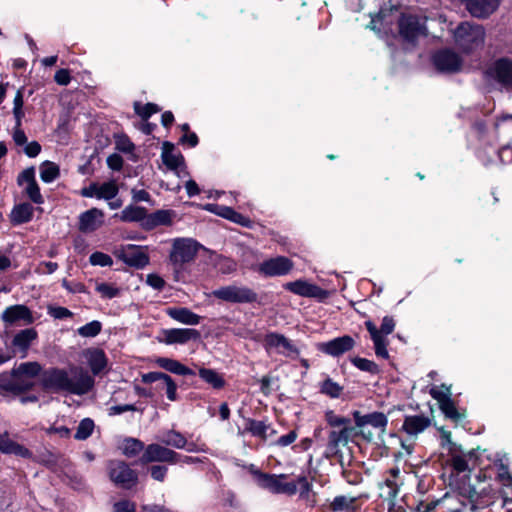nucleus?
<instances>
[{
    "instance_id": "obj_48",
    "label": "nucleus",
    "mask_w": 512,
    "mask_h": 512,
    "mask_svg": "<svg viewBox=\"0 0 512 512\" xmlns=\"http://www.w3.org/2000/svg\"><path fill=\"white\" fill-rule=\"evenodd\" d=\"M25 192L34 203L41 204L43 202V198L36 181L29 183L25 189Z\"/></svg>"
},
{
    "instance_id": "obj_41",
    "label": "nucleus",
    "mask_w": 512,
    "mask_h": 512,
    "mask_svg": "<svg viewBox=\"0 0 512 512\" xmlns=\"http://www.w3.org/2000/svg\"><path fill=\"white\" fill-rule=\"evenodd\" d=\"M93 429V420L90 418H85L79 423L74 437L77 440H86L92 434Z\"/></svg>"
},
{
    "instance_id": "obj_14",
    "label": "nucleus",
    "mask_w": 512,
    "mask_h": 512,
    "mask_svg": "<svg viewBox=\"0 0 512 512\" xmlns=\"http://www.w3.org/2000/svg\"><path fill=\"white\" fill-rule=\"evenodd\" d=\"M491 77L506 89H512V60L501 58L490 68Z\"/></svg>"
},
{
    "instance_id": "obj_63",
    "label": "nucleus",
    "mask_w": 512,
    "mask_h": 512,
    "mask_svg": "<svg viewBox=\"0 0 512 512\" xmlns=\"http://www.w3.org/2000/svg\"><path fill=\"white\" fill-rule=\"evenodd\" d=\"M12 137L17 146H23L27 144V137L21 127H14Z\"/></svg>"
},
{
    "instance_id": "obj_13",
    "label": "nucleus",
    "mask_w": 512,
    "mask_h": 512,
    "mask_svg": "<svg viewBox=\"0 0 512 512\" xmlns=\"http://www.w3.org/2000/svg\"><path fill=\"white\" fill-rule=\"evenodd\" d=\"M293 268V262L285 257L278 256L268 259L260 264L259 272L265 276H281L288 274Z\"/></svg>"
},
{
    "instance_id": "obj_59",
    "label": "nucleus",
    "mask_w": 512,
    "mask_h": 512,
    "mask_svg": "<svg viewBox=\"0 0 512 512\" xmlns=\"http://www.w3.org/2000/svg\"><path fill=\"white\" fill-rule=\"evenodd\" d=\"M397 492L396 484L391 480H386V487L382 488L381 496L393 499L397 495Z\"/></svg>"
},
{
    "instance_id": "obj_35",
    "label": "nucleus",
    "mask_w": 512,
    "mask_h": 512,
    "mask_svg": "<svg viewBox=\"0 0 512 512\" xmlns=\"http://www.w3.org/2000/svg\"><path fill=\"white\" fill-rule=\"evenodd\" d=\"M199 375L205 382L212 385L215 389H220L225 384L222 376L212 369L201 368L199 370Z\"/></svg>"
},
{
    "instance_id": "obj_44",
    "label": "nucleus",
    "mask_w": 512,
    "mask_h": 512,
    "mask_svg": "<svg viewBox=\"0 0 512 512\" xmlns=\"http://www.w3.org/2000/svg\"><path fill=\"white\" fill-rule=\"evenodd\" d=\"M354 366L372 375H376L379 372V368L376 363L361 357H354Z\"/></svg>"
},
{
    "instance_id": "obj_53",
    "label": "nucleus",
    "mask_w": 512,
    "mask_h": 512,
    "mask_svg": "<svg viewBox=\"0 0 512 512\" xmlns=\"http://www.w3.org/2000/svg\"><path fill=\"white\" fill-rule=\"evenodd\" d=\"M167 470V467L162 465H153L149 468L151 477L159 482L164 481L165 476L167 474Z\"/></svg>"
},
{
    "instance_id": "obj_31",
    "label": "nucleus",
    "mask_w": 512,
    "mask_h": 512,
    "mask_svg": "<svg viewBox=\"0 0 512 512\" xmlns=\"http://www.w3.org/2000/svg\"><path fill=\"white\" fill-rule=\"evenodd\" d=\"M147 217V210L143 207L139 206H127L124 210H122L120 219L123 222H141V226L143 227V223L145 222Z\"/></svg>"
},
{
    "instance_id": "obj_19",
    "label": "nucleus",
    "mask_w": 512,
    "mask_h": 512,
    "mask_svg": "<svg viewBox=\"0 0 512 512\" xmlns=\"http://www.w3.org/2000/svg\"><path fill=\"white\" fill-rule=\"evenodd\" d=\"M264 346L267 351L275 348L278 349V351L283 354H298V350L294 347L291 341L287 339L284 335L278 333L267 334L264 338Z\"/></svg>"
},
{
    "instance_id": "obj_2",
    "label": "nucleus",
    "mask_w": 512,
    "mask_h": 512,
    "mask_svg": "<svg viewBox=\"0 0 512 512\" xmlns=\"http://www.w3.org/2000/svg\"><path fill=\"white\" fill-rule=\"evenodd\" d=\"M326 420L333 428L329 435L328 449L343 468L344 476L348 477V468L352 465V448L348 445L352 437L350 419L329 411L326 413Z\"/></svg>"
},
{
    "instance_id": "obj_39",
    "label": "nucleus",
    "mask_w": 512,
    "mask_h": 512,
    "mask_svg": "<svg viewBox=\"0 0 512 512\" xmlns=\"http://www.w3.org/2000/svg\"><path fill=\"white\" fill-rule=\"evenodd\" d=\"M144 449V444L138 439L128 438L123 444V454L127 457H134Z\"/></svg>"
},
{
    "instance_id": "obj_51",
    "label": "nucleus",
    "mask_w": 512,
    "mask_h": 512,
    "mask_svg": "<svg viewBox=\"0 0 512 512\" xmlns=\"http://www.w3.org/2000/svg\"><path fill=\"white\" fill-rule=\"evenodd\" d=\"M451 464L457 473H462L468 470V462L464 456L453 455L451 459Z\"/></svg>"
},
{
    "instance_id": "obj_43",
    "label": "nucleus",
    "mask_w": 512,
    "mask_h": 512,
    "mask_svg": "<svg viewBox=\"0 0 512 512\" xmlns=\"http://www.w3.org/2000/svg\"><path fill=\"white\" fill-rule=\"evenodd\" d=\"M118 191L119 189L115 182L110 181L103 183L101 186L98 185V199H113L118 194Z\"/></svg>"
},
{
    "instance_id": "obj_8",
    "label": "nucleus",
    "mask_w": 512,
    "mask_h": 512,
    "mask_svg": "<svg viewBox=\"0 0 512 512\" xmlns=\"http://www.w3.org/2000/svg\"><path fill=\"white\" fill-rule=\"evenodd\" d=\"M33 386V380H30L23 375L16 374L15 368L11 371L10 374H0V390L2 392L19 395L31 390Z\"/></svg>"
},
{
    "instance_id": "obj_37",
    "label": "nucleus",
    "mask_w": 512,
    "mask_h": 512,
    "mask_svg": "<svg viewBox=\"0 0 512 512\" xmlns=\"http://www.w3.org/2000/svg\"><path fill=\"white\" fill-rule=\"evenodd\" d=\"M41 371V366L37 362H26L20 364L17 368H15V373L18 375H23L28 379L32 380L35 376H37Z\"/></svg>"
},
{
    "instance_id": "obj_29",
    "label": "nucleus",
    "mask_w": 512,
    "mask_h": 512,
    "mask_svg": "<svg viewBox=\"0 0 512 512\" xmlns=\"http://www.w3.org/2000/svg\"><path fill=\"white\" fill-rule=\"evenodd\" d=\"M167 313L174 320L187 325H197L201 320L199 315L193 313L187 308H169Z\"/></svg>"
},
{
    "instance_id": "obj_46",
    "label": "nucleus",
    "mask_w": 512,
    "mask_h": 512,
    "mask_svg": "<svg viewBox=\"0 0 512 512\" xmlns=\"http://www.w3.org/2000/svg\"><path fill=\"white\" fill-rule=\"evenodd\" d=\"M321 391L330 397H338L342 391V387L339 384L333 382L331 379H326L322 383Z\"/></svg>"
},
{
    "instance_id": "obj_15",
    "label": "nucleus",
    "mask_w": 512,
    "mask_h": 512,
    "mask_svg": "<svg viewBox=\"0 0 512 512\" xmlns=\"http://www.w3.org/2000/svg\"><path fill=\"white\" fill-rule=\"evenodd\" d=\"M435 67L446 73L457 72L461 67V59L455 52L451 50H441L433 57Z\"/></svg>"
},
{
    "instance_id": "obj_12",
    "label": "nucleus",
    "mask_w": 512,
    "mask_h": 512,
    "mask_svg": "<svg viewBox=\"0 0 512 512\" xmlns=\"http://www.w3.org/2000/svg\"><path fill=\"white\" fill-rule=\"evenodd\" d=\"M115 255L125 264L141 269L149 263L148 255L141 247L128 245L115 252Z\"/></svg>"
},
{
    "instance_id": "obj_56",
    "label": "nucleus",
    "mask_w": 512,
    "mask_h": 512,
    "mask_svg": "<svg viewBox=\"0 0 512 512\" xmlns=\"http://www.w3.org/2000/svg\"><path fill=\"white\" fill-rule=\"evenodd\" d=\"M350 502H352V499L348 500L345 496H338L333 500L330 507L333 511H342L349 507Z\"/></svg>"
},
{
    "instance_id": "obj_58",
    "label": "nucleus",
    "mask_w": 512,
    "mask_h": 512,
    "mask_svg": "<svg viewBox=\"0 0 512 512\" xmlns=\"http://www.w3.org/2000/svg\"><path fill=\"white\" fill-rule=\"evenodd\" d=\"M163 384L166 386V394H167V397L169 400L171 401H175L176 398H177V394H176V390H177V385L176 383L173 381V379L169 376L164 382Z\"/></svg>"
},
{
    "instance_id": "obj_28",
    "label": "nucleus",
    "mask_w": 512,
    "mask_h": 512,
    "mask_svg": "<svg viewBox=\"0 0 512 512\" xmlns=\"http://www.w3.org/2000/svg\"><path fill=\"white\" fill-rule=\"evenodd\" d=\"M431 395L434 399H437L440 403V409L445 414L446 417L458 421L461 419V414L457 411L454 403L451 401L449 397H446L441 392L436 391L435 389L431 390Z\"/></svg>"
},
{
    "instance_id": "obj_7",
    "label": "nucleus",
    "mask_w": 512,
    "mask_h": 512,
    "mask_svg": "<svg viewBox=\"0 0 512 512\" xmlns=\"http://www.w3.org/2000/svg\"><path fill=\"white\" fill-rule=\"evenodd\" d=\"M214 297L232 303H251L257 300V294L250 288L225 286L213 291Z\"/></svg>"
},
{
    "instance_id": "obj_36",
    "label": "nucleus",
    "mask_w": 512,
    "mask_h": 512,
    "mask_svg": "<svg viewBox=\"0 0 512 512\" xmlns=\"http://www.w3.org/2000/svg\"><path fill=\"white\" fill-rule=\"evenodd\" d=\"M165 445L172 446L177 449H182L185 447L187 440L186 438L179 432L175 430L168 431L163 439L161 440Z\"/></svg>"
},
{
    "instance_id": "obj_22",
    "label": "nucleus",
    "mask_w": 512,
    "mask_h": 512,
    "mask_svg": "<svg viewBox=\"0 0 512 512\" xmlns=\"http://www.w3.org/2000/svg\"><path fill=\"white\" fill-rule=\"evenodd\" d=\"M2 319L8 323H15L19 320H23L25 324H31L34 321L30 310L24 305L8 307L3 312Z\"/></svg>"
},
{
    "instance_id": "obj_16",
    "label": "nucleus",
    "mask_w": 512,
    "mask_h": 512,
    "mask_svg": "<svg viewBox=\"0 0 512 512\" xmlns=\"http://www.w3.org/2000/svg\"><path fill=\"white\" fill-rule=\"evenodd\" d=\"M467 11L476 18H487L500 5V0H463Z\"/></svg>"
},
{
    "instance_id": "obj_25",
    "label": "nucleus",
    "mask_w": 512,
    "mask_h": 512,
    "mask_svg": "<svg viewBox=\"0 0 512 512\" xmlns=\"http://www.w3.org/2000/svg\"><path fill=\"white\" fill-rule=\"evenodd\" d=\"M175 213L171 210H157L154 213L147 214L143 223L145 230H152L159 225H171Z\"/></svg>"
},
{
    "instance_id": "obj_62",
    "label": "nucleus",
    "mask_w": 512,
    "mask_h": 512,
    "mask_svg": "<svg viewBox=\"0 0 512 512\" xmlns=\"http://www.w3.org/2000/svg\"><path fill=\"white\" fill-rule=\"evenodd\" d=\"M147 284H149L151 287L157 290L163 289L165 285V281L156 274H149L147 275Z\"/></svg>"
},
{
    "instance_id": "obj_64",
    "label": "nucleus",
    "mask_w": 512,
    "mask_h": 512,
    "mask_svg": "<svg viewBox=\"0 0 512 512\" xmlns=\"http://www.w3.org/2000/svg\"><path fill=\"white\" fill-rule=\"evenodd\" d=\"M24 152L28 157H36L41 152V145L37 141H32L25 146Z\"/></svg>"
},
{
    "instance_id": "obj_27",
    "label": "nucleus",
    "mask_w": 512,
    "mask_h": 512,
    "mask_svg": "<svg viewBox=\"0 0 512 512\" xmlns=\"http://www.w3.org/2000/svg\"><path fill=\"white\" fill-rule=\"evenodd\" d=\"M430 425V419L422 415L408 416L403 423V429L410 435L423 432Z\"/></svg>"
},
{
    "instance_id": "obj_40",
    "label": "nucleus",
    "mask_w": 512,
    "mask_h": 512,
    "mask_svg": "<svg viewBox=\"0 0 512 512\" xmlns=\"http://www.w3.org/2000/svg\"><path fill=\"white\" fill-rule=\"evenodd\" d=\"M221 211L217 212L219 215L235 222V223H238L242 226H248L249 223H250V220L248 218H246L245 216H243L242 214L234 211L232 208L230 207H225V206H222L220 208Z\"/></svg>"
},
{
    "instance_id": "obj_52",
    "label": "nucleus",
    "mask_w": 512,
    "mask_h": 512,
    "mask_svg": "<svg viewBox=\"0 0 512 512\" xmlns=\"http://www.w3.org/2000/svg\"><path fill=\"white\" fill-rule=\"evenodd\" d=\"M96 290L103 296L107 298H113L119 294V289L114 288L107 283H100L96 286Z\"/></svg>"
},
{
    "instance_id": "obj_55",
    "label": "nucleus",
    "mask_w": 512,
    "mask_h": 512,
    "mask_svg": "<svg viewBox=\"0 0 512 512\" xmlns=\"http://www.w3.org/2000/svg\"><path fill=\"white\" fill-rule=\"evenodd\" d=\"M169 375L162 373V372H149L142 375V382L149 384L156 381H162L164 382Z\"/></svg>"
},
{
    "instance_id": "obj_38",
    "label": "nucleus",
    "mask_w": 512,
    "mask_h": 512,
    "mask_svg": "<svg viewBox=\"0 0 512 512\" xmlns=\"http://www.w3.org/2000/svg\"><path fill=\"white\" fill-rule=\"evenodd\" d=\"M40 176L44 182H52L59 176V167L53 162L46 161L40 167Z\"/></svg>"
},
{
    "instance_id": "obj_30",
    "label": "nucleus",
    "mask_w": 512,
    "mask_h": 512,
    "mask_svg": "<svg viewBox=\"0 0 512 512\" xmlns=\"http://www.w3.org/2000/svg\"><path fill=\"white\" fill-rule=\"evenodd\" d=\"M156 363L161 368L177 375H194V372L190 368L174 359L160 357L156 359Z\"/></svg>"
},
{
    "instance_id": "obj_42",
    "label": "nucleus",
    "mask_w": 512,
    "mask_h": 512,
    "mask_svg": "<svg viewBox=\"0 0 512 512\" xmlns=\"http://www.w3.org/2000/svg\"><path fill=\"white\" fill-rule=\"evenodd\" d=\"M134 110L144 121H146L152 114L159 112L161 109L157 104L147 103L141 105L139 102L134 103Z\"/></svg>"
},
{
    "instance_id": "obj_10",
    "label": "nucleus",
    "mask_w": 512,
    "mask_h": 512,
    "mask_svg": "<svg viewBox=\"0 0 512 512\" xmlns=\"http://www.w3.org/2000/svg\"><path fill=\"white\" fill-rule=\"evenodd\" d=\"M285 474L270 475L266 473H259L260 485L277 494L294 495L297 492V485L294 482H283L286 479Z\"/></svg>"
},
{
    "instance_id": "obj_61",
    "label": "nucleus",
    "mask_w": 512,
    "mask_h": 512,
    "mask_svg": "<svg viewBox=\"0 0 512 512\" xmlns=\"http://www.w3.org/2000/svg\"><path fill=\"white\" fill-rule=\"evenodd\" d=\"M54 80L59 85H68L71 78L67 69H60L55 73Z\"/></svg>"
},
{
    "instance_id": "obj_45",
    "label": "nucleus",
    "mask_w": 512,
    "mask_h": 512,
    "mask_svg": "<svg viewBox=\"0 0 512 512\" xmlns=\"http://www.w3.org/2000/svg\"><path fill=\"white\" fill-rule=\"evenodd\" d=\"M102 329V325L99 321H92L82 327H80L77 332L82 337H95L97 336Z\"/></svg>"
},
{
    "instance_id": "obj_60",
    "label": "nucleus",
    "mask_w": 512,
    "mask_h": 512,
    "mask_svg": "<svg viewBox=\"0 0 512 512\" xmlns=\"http://www.w3.org/2000/svg\"><path fill=\"white\" fill-rule=\"evenodd\" d=\"M394 326L395 323L391 317H384L379 332L382 336L388 335L392 333V331L394 330Z\"/></svg>"
},
{
    "instance_id": "obj_6",
    "label": "nucleus",
    "mask_w": 512,
    "mask_h": 512,
    "mask_svg": "<svg viewBox=\"0 0 512 512\" xmlns=\"http://www.w3.org/2000/svg\"><path fill=\"white\" fill-rule=\"evenodd\" d=\"M110 480L123 489H131L138 483V474L124 461L112 460L108 464Z\"/></svg>"
},
{
    "instance_id": "obj_1",
    "label": "nucleus",
    "mask_w": 512,
    "mask_h": 512,
    "mask_svg": "<svg viewBox=\"0 0 512 512\" xmlns=\"http://www.w3.org/2000/svg\"><path fill=\"white\" fill-rule=\"evenodd\" d=\"M41 383L45 390L66 391L81 396L94 388L95 380L87 370L74 366L70 369V374L59 368L46 370L42 374Z\"/></svg>"
},
{
    "instance_id": "obj_9",
    "label": "nucleus",
    "mask_w": 512,
    "mask_h": 512,
    "mask_svg": "<svg viewBox=\"0 0 512 512\" xmlns=\"http://www.w3.org/2000/svg\"><path fill=\"white\" fill-rule=\"evenodd\" d=\"M180 455L175 451L162 446L160 444L148 445L140 458L141 464H148L151 462H166L169 464H176L179 461Z\"/></svg>"
},
{
    "instance_id": "obj_50",
    "label": "nucleus",
    "mask_w": 512,
    "mask_h": 512,
    "mask_svg": "<svg viewBox=\"0 0 512 512\" xmlns=\"http://www.w3.org/2000/svg\"><path fill=\"white\" fill-rule=\"evenodd\" d=\"M268 426L264 424L262 421L251 420L249 423V431H251L254 435L260 436L262 438H266V430Z\"/></svg>"
},
{
    "instance_id": "obj_3",
    "label": "nucleus",
    "mask_w": 512,
    "mask_h": 512,
    "mask_svg": "<svg viewBox=\"0 0 512 512\" xmlns=\"http://www.w3.org/2000/svg\"><path fill=\"white\" fill-rule=\"evenodd\" d=\"M456 45L464 52L481 47L485 39L484 28L475 23L462 22L453 32Z\"/></svg>"
},
{
    "instance_id": "obj_26",
    "label": "nucleus",
    "mask_w": 512,
    "mask_h": 512,
    "mask_svg": "<svg viewBox=\"0 0 512 512\" xmlns=\"http://www.w3.org/2000/svg\"><path fill=\"white\" fill-rule=\"evenodd\" d=\"M162 161L170 170H176L183 164V156L174 153V145L168 141L162 145Z\"/></svg>"
},
{
    "instance_id": "obj_11",
    "label": "nucleus",
    "mask_w": 512,
    "mask_h": 512,
    "mask_svg": "<svg viewBox=\"0 0 512 512\" xmlns=\"http://www.w3.org/2000/svg\"><path fill=\"white\" fill-rule=\"evenodd\" d=\"M399 31L408 42H414L419 36L426 34L424 23L415 15H403L399 21Z\"/></svg>"
},
{
    "instance_id": "obj_5",
    "label": "nucleus",
    "mask_w": 512,
    "mask_h": 512,
    "mask_svg": "<svg viewBox=\"0 0 512 512\" xmlns=\"http://www.w3.org/2000/svg\"><path fill=\"white\" fill-rule=\"evenodd\" d=\"M387 425V418L383 413H371L360 416L354 412V436L361 435L365 440L370 441L375 432H384Z\"/></svg>"
},
{
    "instance_id": "obj_33",
    "label": "nucleus",
    "mask_w": 512,
    "mask_h": 512,
    "mask_svg": "<svg viewBox=\"0 0 512 512\" xmlns=\"http://www.w3.org/2000/svg\"><path fill=\"white\" fill-rule=\"evenodd\" d=\"M37 337V332L34 328L21 330L13 338V345L22 350H27L31 342Z\"/></svg>"
},
{
    "instance_id": "obj_34",
    "label": "nucleus",
    "mask_w": 512,
    "mask_h": 512,
    "mask_svg": "<svg viewBox=\"0 0 512 512\" xmlns=\"http://www.w3.org/2000/svg\"><path fill=\"white\" fill-rule=\"evenodd\" d=\"M38 461L47 466L50 469H54L57 466L64 465L66 462V459L62 457L61 455L52 453L48 450H45L38 455Z\"/></svg>"
},
{
    "instance_id": "obj_24",
    "label": "nucleus",
    "mask_w": 512,
    "mask_h": 512,
    "mask_svg": "<svg viewBox=\"0 0 512 512\" xmlns=\"http://www.w3.org/2000/svg\"><path fill=\"white\" fill-rule=\"evenodd\" d=\"M93 375L100 374L107 366V358L103 350L98 348L87 349L84 352Z\"/></svg>"
},
{
    "instance_id": "obj_57",
    "label": "nucleus",
    "mask_w": 512,
    "mask_h": 512,
    "mask_svg": "<svg viewBox=\"0 0 512 512\" xmlns=\"http://www.w3.org/2000/svg\"><path fill=\"white\" fill-rule=\"evenodd\" d=\"M107 165L110 169L119 171L123 166V158L119 154H111L107 158Z\"/></svg>"
},
{
    "instance_id": "obj_20",
    "label": "nucleus",
    "mask_w": 512,
    "mask_h": 512,
    "mask_svg": "<svg viewBox=\"0 0 512 512\" xmlns=\"http://www.w3.org/2000/svg\"><path fill=\"white\" fill-rule=\"evenodd\" d=\"M285 287L287 290L305 297L325 298L327 296V292L325 290L302 280L289 282Z\"/></svg>"
},
{
    "instance_id": "obj_23",
    "label": "nucleus",
    "mask_w": 512,
    "mask_h": 512,
    "mask_svg": "<svg viewBox=\"0 0 512 512\" xmlns=\"http://www.w3.org/2000/svg\"><path fill=\"white\" fill-rule=\"evenodd\" d=\"M0 452L14 454L23 458H30L32 455L27 448L11 440L8 432L0 434Z\"/></svg>"
},
{
    "instance_id": "obj_32",
    "label": "nucleus",
    "mask_w": 512,
    "mask_h": 512,
    "mask_svg": "<svg viewBox=\"0 0 512 512\" xmlns=\"http://www.w3.org/2000/svg\"><path fill=\"white\" fill-rule=\"evenodd\" d=\"M33 215V207L29 203H22L14 207L11 212V221L22 224L30 221Z\"/></svg>"
},
{
    "instance_id": "obj_17",
    "label": "nucleus",
    "mask_w": 512,
    "mask_h": 512,
    "mask_svg": "<svg viewBox=\"0 0 512 512\" xmlns=\"http://www.w3.org/2000/svg\"><path fill=\"white\" fill-rule=\"evenodd\" d=\"M163 338L159 339L160 342L165 344H184L190 340H198L200 332L196 329H167L162 332Z\"/></svg>"
},
{
    "instance_id": "obj_21",
    "label": "nucleus",
    "mask_w": 512,
    "mask_h": 512,
    "mask_svg": "<svg viewBox=\"0 0 512 512\" xmlns=\"http://www.w3.org/2000/svg\"><path fill=\"white\" fill-rule=\"evenodd\" d=\"M352 348V338L343 336L326 343L318 344V349L332 356H339Z\"/></svg>"
},
{
    "instance_id": "obj_4",
    "label": "nucleus",
    "mask_w": 512,
    "mask_h": 512,
    "mask_svg": "<svg viewBox=\"0 0 512 512\" xmlns=\"http://www.w3.org/2000/svg\"><path fill=\"white\" fill-rule=\"evenodd\" d=\"M201 245L191 238H178L173 241L169 259L178 273L186 263L192 262Z\"/></svg>"
},
{
    "instance_id": "obj_49",
    "label": "nucleus",
    "mask_w": 512,
    "mask_h": 512,
    "mask_svg": "<svg viewBox=\"0 0 512 512\" xmlns=\"http://www.w3.org/2000/svg\"><path fill=\"white\" fill-rule=\"evenodd\" d=\"M374 342V347H375V353L378 357H381V358H388L389 354H388V351H387V342H386V339L384 336H381L379 338H376L373 340Z\"/></svg>"
},
{
    "instance_id": "obj_47",
    "label": "nucleus",
    "mask_w": 512,
    "mask_h": 512,
    "mask_svg": "<svg viewBox=\"0 0 512 512\" xmlns=\"http://www.w3.org/2000/svg\"><path fill=\"white\" fill-rule=\"evenodd\" d=\"M90 263L92 265L111 266L113 264V260L105 253L94 252L90 256Z\"/></svg>"
},
{
    "instance_id": "obj_54",
    "label": "nucleus",
    "mask_w": 512,
    "mask_h": 512,
    "mask_svg": "<svg viewBox=\"0 0 512 512\" xmlns=\"http://www.w3.org/2000/svg\"><path fill=\"white\" fill-rule=\"evenodd\" d=\"M48 313L54 317L55 319H63L67 317H71L73 314L70 310L65 307H48Z\"/></svg>"
},
{
    "instance_id": "obj_18",
    "label": "nucleus",
    "mask_w": 512,
    "mask_h": 512,
    "mask_svg": "<svg viewBox=\"0 0 512 512\" xmlns=\"http://www.w3.org/2000/svg\"><path fill=\"white\" fill-rule=\"evenodd\" d=\"M104 213L102 210L92 208L85 211L79 217V230L90 233L97 230L103 224Z\"/></svg>"
}]
</instances>
